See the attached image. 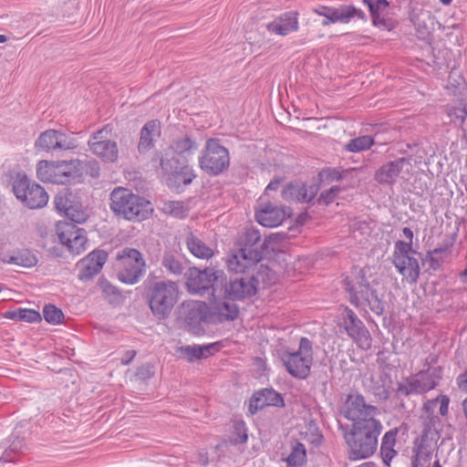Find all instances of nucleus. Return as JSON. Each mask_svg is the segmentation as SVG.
I'll use <instances>...</instances> for the list:
<instances>
[{
  "mask_svg": "<svg viewBox=\"0 0 467 467\" xmlns=\"http://www.w3.org/2000/svg\"><path fill=\"white\" fill-rule=\"evenodd\" d=\"M382 431L379 420L373 417L360 419L344 431L347 457L359 461L371 457L378 448V438Z\"/></svg>",
  "mask_w": 467,
  "mask_h": 467,
  "instance_id": "nucleus-1",
  "label": "nucleus"
},
{
  "mask_svg": "<svg viewBox=\"0 0 467 467\" xmlns=\"http://www.w3.org/2000/svg\"><path fill=\"white\" fill-rule=\"evenodd\" d=\"M143 297L153 317L161 321L171 316L180 297L177 282L171 279L159 280L150 275L143 282Z\"/></svg>",
  "mask_w": 467,
  "mask_h": 467,
  "instance_id": "nucleus-2",
  "label": "nucleus"
},
{
  "mask_svg": "<svg viewBox=\"0 0 467 467\" xmlns=\"http://www.w3.org/2000/svg\"><path fill=\"white\" fill-rule=\"evenodd\" d=\"M109 207L115 215L130 222H142L153 213L151 202L128 188L117 187L109 194Z\"/></svg>",
  "mask_w": 467,
  "mask_h": 467,
  "instance_id": "nucleus-3",
  "label": "nucleus"
},
{
  "mask_svg": "<svg viewBox=\"0 0 467 467\" xmlns=\"http://www.w3.org/2000/svg\"><path fill=\"white\" fill-rule=\"evenodd\" d=\"M268 241L261 242V235L257 230H248L243 238V245L227 261L230 271L244 273L251 266L262 261L268 254Z\"/></svg>",
  "mask_w": 467,
  "mask_h": 467,
  "instance_id": "nucleus-4",
  "label": "nucleus"
},
{
  "mask_svg": "<svg viewBox=\"0 0 467 467\" xmlns=\"http://www.w3.org/2000/svg\"><path fill=\"white\" fill-rule=\"evenodd\" d=\"M81 161L78 159L42 160L36 165V176L43 182L66 184L81 175Z\"/></svg>",
  "mask_w": 467,
  "mask_h": 467,
  "instance_id": "nucleus-5",
  "label": "nucleus"
},
{
  "mask_svg": "<svg viewBox=\"0 0 467 467\" xmlns=\"http://www.w3.org/2000/svg\"><path fill=\"white\" fill-rule=\"evenodd\" d=\"M187 291L192 295L204 296L209 294L216 298L215 289L219 288L224 279V272L216 267H205L201 270L196 266L187 269L184 274Z\"/></svg>",
  "mask_w": 467,
  "mask_h": 467,
  "instance_id": "nucleus-6",
  "label": "nucleus"
},
{
  "mask_svg": "<svg viewBox=\"0 0 467 467\" xmlns=\"http://www.w3.org/2000/svg\"><path fill=\"white\" fill-rule=\"evenodd\" d=\"M280 359L286 371L294 378L306 379L313 364V345L307 337H301L296 351L283 350Z\"/></svg>",
  "mask_w": 467,
  "mask_h": 467,
  "instance_id": "nucleus-7",
  "label": "nucleus"
},
{
  "mask_svg": "<svg viewBox=\"0 0 467 467\" xmlns=\"http://www.w3.org/2000/svg\"><path fill=\"white\" fill-rule=\"evenodd\" d=\"M199 166L209 176L223 174L230 166L228 149L222 145L219 139H208L199 156Z\"/></svg>",
  "mask_w": 467,
  "mask_h": 467,
  "instance_id": "nucleus-8",
  "label": "nucleus"
},
{
  "mask_svg": "<svg viewBox=\"0 0 467 467\" xmlns=\"http://www.w3.org/2000/svg\"><path fill=\"white\" fill-rule=\"evenodd\" d=\"M11 183L16 199L29 209H39L47 204L48 194L46 190L26 173L16 172L11 178Z\"/></svg>",
  "mask_w": 467,
  "mask_h": 467,
  "instance_id": "nucleus-9",
  "label": "nucleus"
},
{
  "mask_svg": "<svg viewBox=\"0 0 467 467\" xmlns=\"http://www.w3.org/2000/svg\"><path fill=\"white\" fill-rule=\"evenodd\" d=\"M118 279L126 285L137 284L146 272V263L142 254L135 248L124 247L116 254Z\"/></svg>",
  "mask_w": 467,
  "mask_h": 467,
  "instance_id": "nucleus-10",
  "label": "nucleus"
},
{
  "mask_svg": "<svg viewBox=\"0 0 467 467\" xmlns=\"http://www.w3.org/2000/svg\"><path fill=\"white\" fill-rule=\"evenodd\" d=\"M209 306L205 302L190 300L182 302L177 312V324L193 335L204 332L202 323H208Z\"/></svg>",
  "mask_w": 467,
  "mask_h": 467,
  "instance_id": "nucleus-11",
  "label": "nucleus"
},
{
  "mask_svg": "<svg viewBox=\"0 0 467 467\" xmlns=\"http://www.w3.org/2000/svg\"><path fill=\"white\" fill-rule=\"evenodd\" d=\"M258 284V279L254 275L234 277L228 281L224 274L223 281L215 289L216 298L223 297L234 301L254 296L257 293Z\"/></svg>",
  "mask_w": 467,
  "mask_h": 467,
  "instance_id": "nucleus-12",
  "label": "nucleus"
},
{
  "mask_svg": "<svg viewBox=\"0 0 467 467\" xmlns=\"http://www.w3.org/2000/svg\"><path fill=\"white\" fill-rule=\"evenodd\" d=\"M74 222H58L56 232L60 243L73 254H80L87 249L88 237L84 228Z\"/></svg>",
  "mask_w": 467,
  "mask_h": 467,
  "instance_id": "nucleus-13",
  "label": "nucleus"
},
{
  "mask_svg": "<svg viewBox=\"0 0 467 467\" xmlns=\"http://www.w3.org/2000/svg\"><path fill=\"white\" fill-rule=\"evenodd\" d=\"M54 203L56 210L70 222L82 223L88 219V214L79 197L67 188L60 191L55 196Z\"/></svg>",
  "mask_w": 467,
  "mask_h": 467,
  "instance_id": "nucleus-14",
  "label": "nucleus"
},
{
  "mask_svg": "<svg viewBox=\"0 0 467 467\" xmlns=\"http://www.w3.org/2000/svg\"><path fill=\"white\" fill-rule=\"evenodd\" d=\"M342 326L348 336L363 348L368 349L371 347L370 334L357 314L348 306L344 309Z\"/></svg>",
  "mask_w": 467,
  "mask_h": 467,
  "instance_id": "nucleus-15",
  "label": "nucleus"
},
{
  "mask_svg": "<svg viewBox=\"0 0 467 467\" xmlns=\"http://www.w3.org/2000/svg\"><path fill=\"white\" fill-rule=\"evenodd\" d=\"M371 286L364 269L355 267L349 275L344 276L342 287L352 306H358Z\"/></svg>",
  "mask_w": 467,
  "mask_h": 467,
  "instance_id": "nucleus-16",
  "label": "nucleus"
},
{
  "mask_svg": "<svg viewBox=\"0 0 467 467\" xmlns=\"http://www.w3.org/2000/svg\"><path fill=\"white\" fill-rule=\"evenodd\" d=\"M106 128L91 134L88 141L90 151L102 161L112 163L118 160L119 150L115 141L106 136Z\"/></svg>",
  "mask_w": 467,
  "mask_h": 467,
  "instance_id": "nucleus-17",
  "label": "nucleus"
},
{
  "mask_svg": "<svg viewBox=\"0 0 467 467\" xmlns=\"http://www.w3.org/2000/svg\"><path fill=\"white\" fill-rule=\"evenodd\" d=\"M34 147L36 150L49 152L56 150H72L77 145L75 140L68 139L66 133L49 129L40 133L35 140Z\"/></svg>",
  "mask_w": 467,
  "mask_h": 467,
  "instance_id": "nucleus-18",
  "label": "nucleus"
},
{
  "mask_svg": "<svg viewBox=\"0 0 467 467\" xmlns=\"http://www.w3.org/2000/svg\"><path fill=\"white\" fill-rule=\"evenodd\" d=\"M411 155L387 161L375 171L374 180L380 185L391 186L400 177L404 167H410Z\"/></svg>",
  "mask_w": 467,
  "mask_h": 467,
  "instance_id": "nucleus-19",
  "label": "nucleus"
},
{
  "mask_svg": "<svg viewBox=\"0 0 467 467\" xmlns=\"http://www.w3.org/2000/svg\"><path fill=\"white\" fill-rule=\"evenodd\" d=\"M292 214L290 208L266 202L255 210L254 216L258 223L265 227H277Z\"/></svg>",
  "mask_w": 467,
  "mask_h": 467,
  "instance_id": "nucleus-20",
  "label": "nucleus"
},
{
  "mask_svg": "<svg viewBox=\"0 0 467 467\" xmlns=\"http://www.w3.org/2000/svg\"><path fill=\"white\" fill-rule=\"evenodd\" d=\"M284 408L285 406L283 396L273 388H264L254 392L249 400L248 411L254 415L265 407Z\"/></svg>",
  "mask_w": 467,
  "mask_h": 467,
  "instance_id": "nucleus-21",
  "label": "nucleus"
},
{
  "mask_svg": "<svg viewBox=\"0 0 467 467\" xmlns=\"http://www.w3.org/2000/svg\"><path fill=\"white\" fill-rule=\"evenodd\" d=\"M188 260L180 248L166 246L161 257V267L168 275L181 276L185 274Z\"/></svg>",
  "mask_w": 467,
  "mask_h": 467,
  "instance_id": "nucleus-22",
  "label": "nucleus"
},
{
  "mask_svg": "<svg viewBox=\"0 0 467 467\" xmlns=\"http://www.w3.org/2000/svg\"><path fill=\"white\" fill-rule=\"evenodd\" d=\"M227 298H213V302L209 307L208 323L222 324L226 321H234L237 318L239 308L234 302L226 301Z\"/></svg>",
  "mask_w": 467,
  "mask_h": 467,
  "instance_id": "nucleus-23",
  "label": "nucleus"
},
{
  "mask_svg": "<svg viewBox=\"0 0 467 467\" xmlns=\"http://www.w3.org/2000/svg\"><path fill=\"white\" fill-rule=\"evenodd\" d=\"M377 410L378 408L376 406L366 403L363 395L359 393H350L346 400L344 417L355 422L360 420L359 418L362 416L365 418L372 417Z\"/></svg>",
  "mask_w": 467,
  "mask_h": 467,
  "instance_id": "nucleus-24",
  "label": "nucleus"
},
{
  "mask_svg": "<svg viewBox=\"0 0 467 467\" xmlns=\"http://www.w3.org/2000/svg\"><path fill=\"white\" fill-rule=\"evenodd\" d=\"M108 259V253L104 250L95 249L81 260V269L78 279L87 282L91 280L102 269Z\"/></svg>",
  "mask_w": 467,
  "mask_h": 467,
  "instance_id": "nucleus-25",
  "label": "nucleus"
},
{
  "mask_svg": "<svg viewBox=\"0 0 467 467\" xmlns=\"http://www.w3.org/2000/svg\"><path fill=\"white\" fill-rule=\"evenodd\" d=\"M27 447L24 438L11 434L0 444V461L3 462H15L26 453Z\"/></svg>",
  "mask_w": 467,
  "mask_h": 467,
  "instance_id": "nucleus-26",
  "label": "nucleus"
},
{
  "mask_svg": "<svg viewBox=\"0 0 467 467\" xmlns=\"http://www.w3.org/2000/svg\"><path fill=\"white\" fill-rule=\"evenodd\" d=\"M316 192L313 187L308 191L306 183L299 181H293L283 188L281 195L285 201L310 202L315 198Z\"/></svg>",
  "mask_w": 467,
  "mask_h": 467,
  "instance_id": "nucleus-27",
  "label": "nucleus"
},
{
  "mask_svg": "<svg viewBox=\"0 0 467 467\" xmlns=\"http://www.w3.org/2000/svg\"><path fill=\"white\" fill-rule=\"evenodd\" d=\"M161 136V122L158 119L147 121L140 130L138 151L140 154L150 151L155 146L156 138Z\"/></svg>",
  "mask_w": 467,
  "mask_h": 467,
  "instance_id": "nucleus-28",
  "label": "nucleus"
},
{
  "mask_svg": "<svg viewBox=\"0 0 467 467\" xmlns=\"http://www.w3.org/2000/svg\"><path fill=\"white\" fill-rule=\"evenodd\" d=\"M298 14L296 12H285L274 21L266 24L269 32L279 36H286L298 29Z\"/></svg>",
  "mask_w": 467,
  "mask_h": 467,
  "instance_id": "nucleus-29",
  "label": "nucleus"
},
{
  "mask_svg": "<svg viewBox=\"0 0 467 467\" xmlns=\"http://www.w3.org/2000/svg\"><path fill=\"white\" fill-rule=\"evenodd\" d=\"M451 244L446 243L426 253L425 256L421 258L422 265H429V267L425 270L426 273L432 275L433 272L442 268L444 262L451 254Z\"/></svg>",
  "mask_w": 467,
  "mask_h": 467,
  "instance_id": "nucleus-30",
  "label": "nucleus"
},
{
  "mask_svg": "<svg viewBox=\"0 0 467 467\" xmlns=\"http://www.w3.org/2000/svg\"><path fill=\"white\" fill-rule=\"evenodd\" d=\"M397 271L410 284H416L420 275V267L417 258L408 255L392 263Z\"/></svg>",
  "mask_w": 467,
  "mask_h": 467,
  "instance_id": "nucleus-31",
  "label": "nucleus"
},
{
  "mask_svg": "<svg viewBox=\"0 0 467 467\" xmlns=\"http://www.w3.org/2000/svg\"><path fill=\"white\" fill-rule=\"evenodd\" d=\"M195 178L196 174L192 168L185 165L167 178V186L172 192L181 193Z\"/></svg>",
  "mask_w": 467,
  "mask_h": 467,
  "instance_id": "nucleus-32",
  "label": "nucleus"
},
{
  "mask_svg": "<svg viewBox=\"0 0 467 467\" xmlns=\"http://www.w3.org/2000/svg\"><path fill=\"white\" fill-rule=\"evenodd\" d=\"M384 294L379 293L374 286H370L368 290V294L361 297V300L358 306H354L356 308L368 307L369 310L377 316H382L385 312L386 301L384 299Z\"/></svg>",
  "mask_w": 467,
  "mask_h": 467,
  "instance_id": "nucleus-33",
  "label": "nucleus"
},
{
  "mask_svg": "<svg viewBox=\"0 0 467 467\" xmlns=\"http://www.w3.org/2000/svg\"><path fill=\"white\" fill-rule=\"evenodd\" d=\"M185 244L189 252L199 259L208 260L214 255L213 250L192 232L186 234Z\"/></svg>",
  "mask_w": 467,
  "mask_h": 467,
  "instance_id": "nucleus-34",
  "label": "nucleus"
},
{
  "mask_svg": "<svg viewBox=\"0 0 467 467\" xmlns=\"http://www.w3.org/2000/svg\"><path fill=\"white\" fill-rule=\"evenodd\" d=\"M0 262L8 265H16L26 268L36 265L38 260L36 255L29 249H16L8 257L0 258Z\"/></svg>",
  "mask_w": 467,
  "mask_h": 467,
  "instance_id": "nucleus-35",
  "label": "nucleus"
},
{
  "mask_svg": "<svg viewBox=\"0 0 467 467\" xmlns=\"http://www.w3.org/2000/svg\"><path fill=\"white\" fill-rule=\"evenodd\" d=\"M397 435L398 429H391L384 434L381 440L380 454L387 466H389L392 459L398 454V451L394 450Z\"/></svg>",
  "mask_w": 467,
  "mask_h": 467,
  "instance_id": "nucleus-36",
  "label": "nucleus"
},
{
  "mask_svg": "<svg viewBox=\"0 0 467 467\" xmlns=\"http://www.w3.org/2000/svg\"><path fill=\"white\" fill-rule=\"evenodd\" d=\"M435 437L420 434L414 442L412 448V456H417V459L422 460L427 462L431 458V445Z\"/></svg>",
  "mask_w": 467,
  "mask_h": 467,
  "instance_id": "nucleus-37",
  "label": "nucleus"
},
{
  "mask_svg": "<svg viewBox=\"0 0 467 467\" xmlns=\"http://www.w3.org/2000/svg\"><path fill=\"white\" fill-rule=\"evenodd\" d=\"M324 17L328 20L330 25L335 23L347 24L354 17L364 19L365 14L362 10L356 8L354 5H343V11Z\"/></svg>",
  "mask_w": 467,
  "mask_h": 467,
  "instance_id": "nucleus-38",
  "label": "nucleus"
},
{
  "mask_svg": "<svg viewBox=\"0 0 467 467\" xmlns=\"http://www.w3.org/2000/svg\"><path fill=\"white\" fill-rule=\"evenodd\" d=\"M217 343L205 345V346H185L181 348L182 353L187 358L189 361L195 359H202L213 354V351H217Z\"/></svg>",
  "mask_w": 467,
  "mask_h": 467,
  "instance_id": "nucleus-39",
  "label": "nucleus"
},
{
  "mask_svg": "<svg viewBox=\"0 0 467 467\" xmlns=\"http://www.w3.org/2000/svg\"><path fill=\"white\" fill-rule=\"evenodd\" d=\"M3 317L6 319L36 323L41 321V315L38 311L31 308H16L5 311Z\"/></svg>",
  "mask_w": 467,
  "mask_h": 467,
  "instance_id": "nucleus-40",
  "label": "nucleus"
},
{
  "mask_svg": "<svg viewBox=\"0 0 467 467\" xmlns=\"http://www.w3.org/2000/svg\"><path fill=\"white\" fill-rule=\"evenodd\" d=\"M197 148L196 140L191 134H185L182 137L174 139L171 144V149L178 155L192 153Z\"/></svg>",
  "mask_w": 467,
  "mask_h": 467,
  "instance_id": "nucleus-41",
  "label": "nucleus"
},
{
  "mask_svg": "<svg viewBox=\"0 0 467 467\" xmlns=\"http://www.w3.org/2000/svg\"><path fill=\"white\" fill-rule=\"evenodd\" d=\"M306 462V450L305 445L295 440L292 441V451L286 458V462L289 466L299 467L303 466Z\"/></svg>",
  "mask_w": 467,
  "mask_h": 467,
  "instance_id": "nucleus-42",
  "label": "nucleus"
},
{
  "mask_svg": "<svg viewBox=\"0 0 467 467\" xmlns=\"http://www.w3.org/2000/svg\"><path fill=\"white\" fill-rule=\"evenodd\" d=\"M161 210L165 214L178 219H184L188 216L190 208L182 201H167L163 203Z\"/></svg>",
  "mask_w": 467,
  "mask_h": 467,
  "instance_id": "nucleus-43",
  "label": "nucleus"
},
{
  "mask_svg": "<svg viewBox=\"0 0 467 467\" xmlns=\"http://www.w3.org/2000/svg\"><path fill=\"white\" fill-rule=\"evenodd\" d=\"M375 143L371 136L364 135L351 139L343 146V150L348 152H359L370 149Z\"/></svg>",
  "mask_w": 467,
  "mask_h": 467,
  "instance_id": "nucleus-44",
  "label": "nucleus"
},
{
  "mask_svg": "<svg viewBox=\"0 0 467 467\" xmlns=\"http://www.w3.org/2000/svg\"><path fill=\"white\" fill-rule=\"evenodd\" d=\"M99 286L103 293L104 297L109 304H118L120 302L122 296L119 289L109 283L105 278H100Z\"/></svg>",
  "mask_w": 467,
  "mask_h": 467,
  "instance_id": "nucleus-45",
  "label": "nucleus"
},
{
  "mask_svg": "<svg viewBox=\"0 0 467 467\" xmlns=\"http://www.w3.org/2000/svg\"><path fill=\"white\" fill-rule=\"evenodd\" d=\"M247 439L248 434L244 421H234L230 431L229 442L233 445L243 444L247 441Z\"/></svg>",
  "mask_w": 467,
  "mask_h": 467,
  "instance_id": "nucleus-46",
  "label": "nucleus"
},
{
  "mask_svg": "<svg viewBox=\"0 0 467 467\" xmlns=\"http://www.w3.org/2000/svg\"><path fill=\"white\" fill-rule=\"evenodd\" d=\"M410 385L414 393H425L435 388V382L423 372H420L418 378L410 377Z\"/></svg>",
  "mask_w": 467,
  "mask_h": 467,
  "instance_id": "nucleus-47",
  "label": "nucleus"
},
{
  "mask_svg": "<svg viewBox=\"0 0 467 467\" xmlns=\"http://www.w3.org/2000/svg\"><path fill=\"white\" fill-rule=\"evenodd\" d=\"M369 9L374 25L383 23V19L379 17L380 13L389 6L387 0H363Z\"/></svg>",
  "mask_w": 467,
  "mask_h": 467,
  "instance_id": "nucleus-48",
  "label": "nucleus"
},
{
  "mask_svg": "<svg viewBox=\"0 0 467 467\" xmlns=\"http://www.w3.org/2000/svg\"><path fill=\"white\" fill-rule=\"evenodd\" d=\"M185 165L186 164L181 163L179 157L176 155H172L171 157H168L167 155L165 157H160V167L168 177Z\"/></svg>",
  "mask_w": 467,
  "mask_h": 467,
  "instance_id": "nucleus-49",
  "label": "nucleus"
},
{
  "mask_svg": "<svg viewBox=\"0 0 467 467\" xmlns=\"http://www.w3.org/2000/svg\"><path fill=\"white\" fill-rule=\"evenodd\" d=\"M412 244L413 243L401 240L396 241L392 254V263L395 261H400V258L411 255V254H418L415 250H413Z\"/></svg>",
  "mask_w": 467,
  "mask_h": 467,
  "instance_id": "nucleus-50",
  "label": "nucleus"
},
{
  "mask_svg": "<svg viewBox=\"0 0 467 467\" xmlns=\"http://www.w3.org/2000/svg\"><path fill=\"white\" fill-rule=\"evenodd\" d=\"M43 317L47 323L57 325L62 322L64 314L62 310L56 306L47 305L43 308Z\"/></svg>",
  "mask_w": 467,
  "mask_h": 467,
  "instance_id": "nucleus-51",
  "label": "nucleus"
},
{
  "mask_svg": "<svg viewBox=\"0 0 467 467\" xmlns=\"http://www.w3.org/2000/svg\"><path fill=\"white\" fill-rule=\"evenodd\" d=\"M380 380L382 384L374 388V395L379 400L385 401L389 398V387L386 386V382L390 383V377L388 373H383L380 375Z\"/></svg>",
  "mask_w": 467,
  "mask_h": 467,
  "instance_id": "nucleus-52",
  "label": "nucleus"
},
{
  "mask_svg": "<svg viewBox=\"0 0 467 467\" xmlns=\"http://www.w3.org/2000/svg\"><path fill=\"white\" fill-rule=\"evenodd\" d=\"M341 191L342 188L337 185H334L329 189L323 191L318 197V202L327 205L332 203Z\"/></svg>",
  "mask_w": 467,
  "mask_h": 467,
  "instance_id": "nucleus-53",
  "label": "nucleus"
},
{
  "mask_svg": "<svg viewBox=\"0 0 467 467\" xmlns=\"http://www.w3.org/2000/svg\"><path fill=\"white\" fill-rule=\"evenodd\" d=\"M319 176L327 182L340 181L342 179V173L337 168L324 169L319 172Z\"/></svg>",
  "mask_w": 467,
  "mask_h": 467,
  "instance_id": "nucleus-54",
  "label": "nucleus"
},
{
  "mask_svg": "<svg viewBox=\"0 0 467 467\" xmlns=\"http://www.w3.org/2000/svg\"><path fill=\"white\" fill-rule=\"evenodd\" d=\"M340 11H343V5H341L338 7H331V6L319 5L317 7L312 9L313 13H315L320 16H323V17L326 16L333 15V14H335L337 12H340Z\"/></svg>",
  "mask_w": 467,
  "mask_h": 467,
  "instance_id": "nucleus-55",
  "label": "nucleus"
},
{
  "mask_svg": "<svg viewBox=\"0 0 467 467\" xmlns=\"http://www.w3.org/2000/svg\"><path fill=\"white\" fill-rule=\"evenodd\" d=\"M450 115H453L455 119H459L462 125L467 126V103L463 104L462 107L454 108Z\"/></svg>",
  "mask_w": 467,
  "mask_h": 467,
  "instance_id": "nucleus-56",
  "label": "nucleus"
},
{
  "mask_svg": "<svg viewBox=\"0 0 467 467\" xmlns=\"http://www.w3.org/2000/svg\"><path fill=\"white\" fill-rule=\"evenodd\" d=\"M136 376L140 379H147L153 376L152 367L150 365H142L138 368Z\"/></svg>",
  "mask_w": 467,
  "mask_h": 467,
  "instance_id": "nucleus-57",
  "label": "nucleus"
},
{
  "mask_svg": "<svg viewBox=\"0 0 467 467\" xmlns=\"http://www.w3.org/2000/svg\"><path fill=\"white\" fill-rule=\"evenodd\" d=\"M421 434H426L432 437L438 436L437 431L434 430V421L432 418H430L428 420L424 421Z\"/></svg>",
  "mask_w": 467,
  "mask_h": 467,
  "instance_id": "nucleus-58",
  "label": "nucleus"
},
{
  "mask_svg": "<svg viewBox=\"0 0 467 467\" xmlns=\"http://www.w3.org/2000/svg\"><path fill=\"white\" fill-rule=\"evenodd\" d=\"M397 392L399 394L409 396L413 392L412 386L410 385V379L408 378L406 380V384L404 383H398Z\"/></svg>",
  "mask_w": 467,
  "mask_h": 467,
  "instance_id": "nucleus-59",
  "label": "nucleus"
},
{
  "mask_svg": "<svg viewBox=\"0 0 467 467\" xmlns=\"http://www.w3.org/2000/svg\"><path fill=\"white\" fill-rule=\"evenodd\" d=\"M450 399L446 395H441L440 400V414L446 416L449 410Z\"/></svg>",
  "mask_w": 467,
  "mask_h": 467,
  "instance_id": "nucleus-60",
  "label": "nucleus"
},
{
  "mask_svg": "<svg viewBox=\"0 0 467 467\" xmlns=\"http://www.w3.org/2000/svg\"><path fill=\"white\" fill-rule=\"evenodd\" d=\"M456 381L459 389L467 393V369L457 377Z\"/></svg>",
  "mask_w": 467,
  "mask_h": 467,
  "instance_id": "nucleus-61",
  "label": "nucleus"
},
{
  "mask_svg": "<svg viewBox=\"0 0 467 467\" xmlns=\"http://www.w3.org/2000/svg\"><path fill=\"white\" fill-rule=\"evenodd\" d=\"M284 181L283 178H274L273 180L270 181V182L268 183V185L266 186L265 188V193L268 192V191H276L280 184L282 183V182Z\"/></svg>",
  "mask_w": 467,
  "mask_h": 467,
  "instance_id": "nucleus-62",
  "label": "nucleus"
},
{
  "mask_svg": "<svg viewBox=\"0 0 467 467\" xmlns=\"http://www.w3.org/2000/svg\"><path fill=\"white\" fill-rule=\"evenodd\" d=\"M137 352L135 350H128L125 352L123 358H121L122 365H129L135 358Z\"/></svg>",
  "mask_w": 467,
  "mask_h": 467,
  "instance_id": "nucleus-63",
  "label": "nucleus"
},
{
  "mask_svg": "<svg viewBox=\"0 0 467 467\" xmlns=\"http://www.w3.org/2000/svg\"><path fill=\"white\" fill-rule=\"evenodd\" d=\"M197 462L206 467L209 464V457L207 451H201L197 455Z\"/></svg>",
  "mask_w": 467,
  "mask_h": 467,
  "instance_id": "nucleus-64",
  "label": "nucleus"
}]
</instances>
